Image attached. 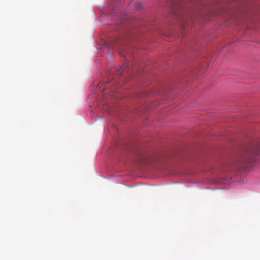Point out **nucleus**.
<instances>
[{
  "instance_id": "1",
  "label": "nucleus",
  "mask_w": 260,
  "mask_h": 260,
  "mask_svg": "<svg viewBox=\"0 0 260 260\" xmlns=\"http://www.w3.org/2000/svg\"><path fill=\"white\" fill-rule=\"evenodd\" d=\"M200 0H175L172 4L173 13L179 21L181 26L184 27L191 21L190 5H194Z\"/></svg>"
},
{
  "instance_id": "2",
  "label": "nucleus",
  "mask_w": 260,
  "mask_h": 260,
  "mask_svg": "<svg viewBox=\"0 0 260 260\" xmlns=\"http://www.w3.org/2000/svg\"><path fill=\"white\" fill-rule=\"evenodd\" d=\"M258 160H260V142L249 144L242 149L236 168L248 167Z\"/></svg>"
}]
</instances>
